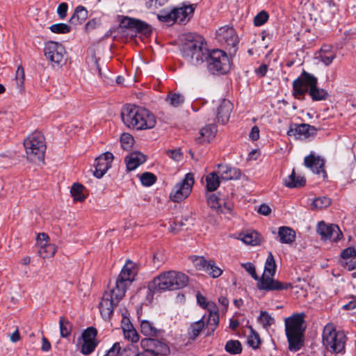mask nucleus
Segmentation results:
<instances>
[{"mask_svg": "<svg viewBox=\"0 0 356 356\" xmlns=\"http://www.w3.org/2000/svg\"><path fill=\"white\" fill-rule=\"evenodd\" d=\"M146 161L145 156L139 152H133L125 157L127 169L134 170Z\"/></svg>", "mask_w": 356, "mask_h": 356, "instance_id": "nucleus-24", "label": "nucleus"}, {"mask_svg": "<svg viewBox=\"0 0 356 356\" xmlns=\"http://www.w3.org/2000/svg\"><path fill=\"white\" fill-rule=\"evenodd\" d=\"M140 331L144 335L149 337V338L152 337H156L160 332V330L153 326L151 322L146 320L141 321Z\"/></svg>", "mask_w": 356, "mask_h": 356, "instance_id": "nucleus-35", "label": "nucleus"}, {"mask_svg": "<svg viewBox=\"0 0 356 356\" xmlns=\"http://www.w3.org/2000/svg\"><path fill=\"white\" fill-rule=\"evenodd\" d=\"M157 18L160 22L167 23L170 25L176 22V17H175L173 8L171 10L165 9L161 10L157 15Z\"/></svg>", "mask_w": 356, "mask_h": 356, "instance_id": "nucleus-39", "label": "nucleus"}, {"mask_svg": "<svg viewBox=\"0 0 356 356\" xmlns=\"http://www.w3.org/2000/svg\"><path fill=\"white\" fill-rule=\"evenodd\" d=\"M331 204V200L327 197H319L313 200L312 209H323L329 207Z\"/></svg>", "mask_w": 356, "mask_h": 356, "instance_id": "nucleus-45", "label": "nucleus"}, {"mask_svg": "<svg viewBox=\"0 0 356 356\" xmlns=\"http://www.w3.org/2000/svg\"><path fill=\"white\" fill-rule=\"evenodd\" d=\"M341 264L349 271L354 270L356 268V255L350 257L349 259L341 261Z\"/></svg>", "mask_w": 356, "mask_h": 356, "instance_id": "nucleus-57", "label": "nucleus"}, {"mask_svg": "<svg viewBox=\"0 0 356 356\" xmlns=\"http://www.w3.org/2000/svg\"><path fill=\"white\" fill-rule=\"evenodd\" d=\"M336 57V54L334 51H329L326 54H321V60L325 65H329L332 63L334 58Z\"/></svg>", "mask_w": 356, "mask_h": 356, "instance_id": "nucleus-56", "label": "nucleus"}, {"mask_svg": "<svg viewBox=\"0 0 356 356\" xmlns=\"http://www.w3.org/2000/svg\"><path fill=\"white\" fill-rule=\"evenodd\" d=\"M217 35L220 42L225 44L232 53H236L238 38L233 28L221 27L218 29Z\"/></svg>", "mask_w": 356, "mask_h": 356, "instance_id": "nucleus-12", "label": "nucleus"}, {"mask_svg": "<svg viewBox=\"0 0 356 356\" xmlns=\"http://www.w3.org/2000/svg\"><path fill=\"white\" fill-rule=\"evenodd\" d=\"M68 6L66 3H61L57 8V13L60 19H64L67 16Z\"/></svg>", "mask_w": 356, "mask_h": 356, "instance_id": "nucleus-63", "label": "nucleus"}, {"mask_svg": "<svg viewBox=\"0 0 356 356\" xmlns=\"http://www.w3.org/2000/svg\"><path fill=\"white\" fill-rule=\"evenodd\" d=\"M317 232L323 240H330L332 241H338L343 237V234L337 225H329L321 221L317 226Z\"/></svg>", "mask_w": 356, "mask_h": 356, "instance_id": "nucleus-11", "label": "nucleus"}, {"mask_svg": "<svg viewBox=\"0 0 356 356\" xmlns=\"http://www.w3.org/2000/svg\"><path fill=\"white\" fill-rule=\"evenodd\" d=\"M217 132V128L215 124H210L202 127L200 131V136L197 138L199 143H209L216 136Z\"/></svg>", "mask_w": 356, "mask_h": 356, "instance_id": "nucleus-28", "label": "nucleus"}, {"mask_svg": "<svg viewBox=\"0 0 356 356\" xmlns=\"http://www.w3.org/2000/svg\"><path fill=\"white\" fill-rule=\"evenodd\" d=\"M97 331L93 327H88L82 333L83 343L81 344V352L85 355H88L91 354L97 346V341L96 340Z\"/></svg>", "mask_w": 356, "mask_h": 356, "instance_id": "nucleus-15", "label": "nucleus"}, {"mask_svg": "<svg viewBox=\"0 0 356 356\" xmlns=\"http://www.w3.org/2000/svg\"><path fill=\"white\" fill-rule=\"evenodd\" d=\"M276 267L277 265L274 256L272 252H270L266 260L264 270L262 275H275Z\"/></svg>", "mask_w": 356, "mask_h": 356, "instance_id": "nucleus-37", "label": "nucleus"}, {"mask_svg": "<svg viewBox=\"0 0 356 356\" xmlns=\"http://www.w3.org/2000/svg\"><path fill=\"white\" fill-rule=\"evenodd\" d=\"M277 235L279 241L282 243L291 244L296 239V232L289 227L282 226L279 227Z\"/></svg>", "mask_w": 356, "mask_h": 356, "instance_id": "nucleus-27", "label": "nucleus"}, {"mask_svg": "<svg viewBox=\"0 0 356 356\" xmlns=\"http://www.w3.org/2000/svg\"><path fill=\"white\" fill-rule=\"evenodd\" d=\"M182 42L181 53L184 60L190 65L198 66L209 56V50L204 38L200 35L188 33L181 36Z\"/></svg>", "mask_w": 356, "mask_h": 356, "instance_id": "nucleus-1", "label": "nucleus"}, {"mask_svg": "<svg viewBox=\"0 0 356 356\" xmlns=\"http://www.w3.org/2000/svg\"><path fill=\"white\" fill-rule=\"evenodd\" d=\"M205 272L211 277L217 278L222 275V270L216 266L215 261L209 260V263L205 270Z\"/></svg>", "mask_w": 356, "mask_h": 356, "instance_id": "nucleus-46", "label": "nucleus"}, {"mask_svg": "<svg viewBox=\"0 0 356 356\" xmlns=\"http://www.w3.org/2000/svg\"><path fill=\"white\" fill-rule=\"evenodd\" d=\"M84 190L85 187L79 183H74L72 185L70 193L74 201L83 202L86 200V195L84 194Z\"/></svg>", "mask_w": 356, "mask_h": 356, "instance_id": "nucleus-36", "label": "nucleus"}, {"mask_svg": "<svg viewBox=\"0 0 356 356\" xmlns=\"http://www.w3.org/2000/svg\"><path fill=\"white\" fill-rule=\"evenodd\" d=\"M24 146L28 160L31 162L40 161L44 159L46 144L44 136L40 132L30 134L24 140Z\"/></svg>", "mask_w": 356, "mask_h": 356, "instance_id": "nucleus-5", "label": "nucleus"}, {"mask_svg": "<svg viewBox=\"0 0 356 356\" xmlns=\"http://www.w3.org/2000/svg\"><path fill=\"white\" fill-rule=\"evenodd\" d=\"M117 356H153L152 354L143 351L140 353L138 347L134 344H130L121 350L120 345L119 344V349L118 350Z\"/></svg>", "mask_w": 356, "mask_h": 356, "instance_id": "nucleus-30", "label": "nucleus"}, {"mask_svg": "<svg viewBox=\"0 0 356 356\" xmlns=\"http://www.w3.org/2000/svg\"><path fill=\"white\" fill-rule=\"evenodd\" d=\"M208 205L218 213H230L233 209L231 201L219 197L216 194L211 193L207 196Z\"/></svg>", "mask_w": 356, "mask_h": 356, "instance_id": "nucleus-13", "label": "nucleus"}, {"mask_svg": "<svg viewBox=\"0 0 356 356\" xmlns=\"http://www.w3.org/2000/svg\"><path fill=\"white\" fill-rule=\"evenodd\" d=\"M197 301L200 306L202 308L211 309H216V305L212 302H207V300L204 296H202L200 293H197L196 295Z\"/></svg>", "mask_w": 356, "mask_h": 356, "instance_id": "nucleus-54", "label": "nucleus"}, {"mask_svg": "<svg viewBox=\"0 0 356 356\" xmlns=\"http://www.w3.org/2000/svg\"><path fill=\"white\" fill-rule=\"evenodd\" d=\"M124 124L136 130L150 129L155 127L156 119L149 110L139 106L127 105L121 112Z\"/></svg>", "mask_w": 356, "mask_h": 356, "instance_id": "nucleus-2", "label": "nucleus"}, {"mask_svg": "<svg viewBox=\"0 0 356 356\" xmlns=\"http://www.w3.org/2000/svg\"><path fill=\"white\" fill-rule=\"evenodd\" d=\"M214 309V312L212 311V309H209L210 314H209V318L207 321V325L213 331L216 329V327L218 325V322H219L218 314H217L216 309Z\"/></svg>", "mask_w": 356, "mask_h": 356, "instance_id": "nucleus-51", "label": "nucleus"}, {"mask_svg": "<svg viewBox=\"0 0 356 356\" xmlns=\"http://www.w3.org/2000/svg\"><path fill=\"white\" fill-rule=\"evenodd\" d=\"M306 179L304 177L296 175L294 170L291 174L284 179V184L288 188H298L305 185Z\"/></svg>", "mask_w": 356, "mask_h": 356, "instance_id": "nucleus-32", "label": "nucleus"}, {"mask_svg": "<svg viewBox=\"0 0 356 356\" xmlns=\"http://www.w3.org/2000/svg\"><path fill=\"white\" fill-rule=\"evenodd\" d=\"M258 321L264 328L269 327L275 323L274 318L266 311L261 312Z\"/></svg>", "mask_w": 356, "mask_h": 356, "instance_id": "nucleus-48", "label": "nucleus"}, {"mask_svg": "<svg viewBox=\"0 0 356 356\" xmlns=\"http://www.w3.org/2000/svg\"><path fill=\"white\" fill-rule=\"evenodd\" d=\"M204 326V323L203 321L200 320L197 322L193 323L189 329L188 334L190 336V339L195 340L202 332Z\"/></svg>", "mask_w": 356, "mask_h": 356, "instance_id": "nucleus-43", "label": "nucleus"}, {"mask_svg": "<svg viewBox=\"0 0 356 356\" xmlns=\"http://www.w3.org/2000/svg\"><path fill=\"white\" fill-rule=\"evenodd\" d=\"M56 252V247L50 243L40 244L38 254L43 259L53 257Z\"/></svg>", "mask_w": 356, "mask_h": 356, "instance_id": "nucleus-38", "label": "nucleus"}, {"mask_svg": "<svg viewBox=\"0 0 356 356\" xmlns=\"http://www.w3.org/2000/svg\"><path fill=\"white\" fill-rule=\"evenodd\" d=\"M268 14L264 11V10H262L261 12H259L254 18V24L255 26H261L263 25L265 22H266V21L268 20Z\"/></svg>", "mask_w": 356, "mask_h": 356, "instance_id": "nucleus-55", "label": "nucleus"}, {"mask_svg": "<svg viewBox=\"0 0 356 356\" xmlns=\"http://www.w3.org/2000/svg\"><path fill=\"white\" fill-rule=\"evenodd\" d=\"M305 92H308L314 101L323 100L328 96L326 90H293V95L296 98H300Z\"/></svg>", "mask_w": 356, "mask_h": 356, "instance_id": "nucleus-31", "label": "nucleus"}, {"mask_svg": "<svg viewBox=\"0 0 356 356\" xmlns=\"http://www.w3.org/2000/svg\"><path fill=\"white\" fill-rule=\"evenodd\" d=\"M126 22V26L129 28L136 29L138 31L143 32L144 34H148L151 32L149 25L139 19L126 17L122 23Z\"/></svg>", "mask_w": 356, "mask_h": 356, "instance_id": "nucleus-29", "label": "nucleus"}, {"mask_svg": "<svg viewBox=\"0 0 356 356\" xmlns=\"http://www.w3.org/2000/svg\"><path fill=\"white\" fill-rule=\"evenodd\" d=\"M115 82L117 83V86L122 88H129L131 87V85L129 84V82H131V80H125V79L122 76H118L116 79Z\"/></svg>", "mask_w": 356, "mask_h": 356, "instance_id": "nucleus-64", "label": "nucleus"}, {"mask_svg": "<svg viewBox=\"0 0 356 356\" xmlns=\"http://www.w3.org/2000/svg\"><path fill=\"white\" fill-rule=\"evenodd\" d=\"M323 343L330 352L340 353L344 351L346 337L343 332H337L332 323H327L323 330Z\"/></svg>", "mask_w": 356, "mask_h": 356, "instance_id": "nucleus-6", "label": "nucleus"}, {"mask_svg": "<svg viewBox=\"0 0 356 356\" xmlns=\"http://www.w3.org/2000/svg\"><path fill=\"white\" fill-rule=\"evenodd\" d=\"M194 183V175L191 172L187 173L172 189L170 193V200L174 202H180L186 199L192 191Z\"/></svg>", "mask_w": 356, "mask_h": 356, "instance_id": "nucleus-8", "label": "nucleus"}, {"mask_svg": "<svg viewBox=\"0 0 356 356\" xmlns=\"http://www.w3.org/2000/svg\"><path fill=\"white\" fill-rule=\"evenodd\" d=\"M166 102L175 107L181 105L184 102V97L178 92H170L166 97Z\"/></svg>", "mask_w": 356, "mask_h": 356, "instance_id": "nucleus-42", "label": "nucleus"}, {"mask_svg": "<svg viewBox=\"0 0 356 356\" xmlns=\"http://www.w3.org/2000/svg\"><path fill=\"white\" fill-rule=\"evenodd\" d=\"M356 255V250L354 248H347L341 253V261L349 259L350 257Z\"/></svg>", "mask_w": 356, "mask_h": 356, "instance_id": "nucleus-61", "label": "nucleus"}, {"mask_svg": "<svg viewBox=\"0 0 356 356\" xmlns=\"http://www.w3.org/2000/svg\"><path fill=\"white\" fill-rule=\"evenodd\" d=\"M59 325L60 335L62 337H67L70 335L72 326L68 320L64 317H60L59 320Z\"/></svg>", "mask_w": 356, "mask_h": 356, "instance_id": "nucleus-44", "label": "nucleus"}, {"mask_svg": "<svg viewBox=\"0 0 356 356\" xmlns=\"http://www.w3.org/2000/svg\"><path fill=\"white\" fill-rule=\"evenodd\" d=\"M305 165L309 168L313 172L320 174L325 173L324 170L325 161L319 156H316L314 154L311 153L306 156L304 159Z\"/></svg>", "mask_w": 356, "mask_h": 356, "instance_id": "nucleus-23", "label": "nucleus"}, {"mask_svg": "<svg viewBox=\"0 0 356 356\" xmlns=\"http://www.w3.org/2000/svg\"><path fill=\"white\" fill-rule=\"evenodd\" d=\"M241 240L246 244L256 245L261 242V235L257 232H250L244 234Z\"/></svg>", "mask_w": 356, "mask_h": 356, "instance_id": "nucleus-41", "label": "nucleus"}, {"mask_svg": "<svg viewBox=\"0 0 356 356\" xmlns=\"http://www.w3.org/2000/svg\"><path fill=\"white\" fill-rule=\"evenodd\" d=\"M113 160L112 153L107 152L102 154L95 159L94 175L97 178H102L107 170L111 168Z\"/></svg>", "mask_w": 356, "mask_h": 356, "instance_id": "nucleus-17", "label": "nucleus"}, {"mask_svg": "<svg viewBox=\"0 0 356 356\" xmlns=\"http://www.w3.org/2000/svg\"><path fill=\"white\" fill-rule=\"evenodd\" d=\"M88 17V10L82 6L76 8L74 14L70 19V22L74 25L81 24Z\"/></svg>", "mask_w": 356, "mask_h": 356, "instance_id": "nucleus-33", "label": "nucleus"}, {"mask_svg": "<svg viewBox=\"0 0 356 356\" xmlns=\"http://www.w3.org/2000/svg\"><path fill=\"white\" fill-rule=\"evenodd\" d=\"M134 137L128 134L124 133L120 136V144L121 147L124 150H130L134 145Z\"/></svg>", "mask_w": 356, "mask_h": 356, "instance_id": "nucleus-47", "label": "nucleus"}, {"mask_svg": "<svg viewBox=\"0 0 356 356\" xmlns=\"http://www.w3.org/2000/svg\"><path fill=\"white\" fill-rule=\"evenodd\" d=\"M317 79L312 74L303 72L301 75L293 81V89H318L316 88Z\"/></svg>", "mask_w": 356, "mask_h": 356, "instance_id": "nucleus-20", "label": "nucleus"}, {"mask_svg": "<svg viewBox=\"0 0 356 356\" xmlns=\"http://www.w3.org/2000/svg\"><path fill=\"white\" fill-rule=\"evenodd\" d=\"M242 266L245 269L247 272L252 276V277L257 280H259V276L257 275L254 266L252 263L243 264Z\"/></svg>", "mask_w": 356, "mask_h": 356, "instance_id": "nucleus-60", "label": "nucleus"}, {"mask_svg": "<svg viewBox=\"0 0 356 356\" xmlns=\"http://www.w3.org/2000/svg\"><path fill=\"white\" fill-rule=\"evenodd\" d=\"M125 339L130 340L132 343H136L139 340V335L136 330L134 328L131 330H127L124 333Z\"/></svg>", "mask_w": 356, "mask_h": 356, "instance_id": "nucleus-62", "label": "nucleus"}, {"mask_svg": "<svg viewBox=\"0 0 356 356\" xmlns=\"http://www.w3.org/2000/svg\"><path fill=\"white\" fill-rule=\"evenodd\" d=\"M248 343L250 346L254 349L257 348L261 343L259 334L253 330L252 328L250 330V334L248 337Z\"/></svg>", "mask_w": 356, "mask_h": 356, "instance_id": "nucleus-50", "label": "nucleus"}, {"mask_svg": "<svg viewBox=\"0 0 356 356\" xmlns=\"http://www.w3.org/2000/svg\"><path fill=\"white\" fill-rule=\"evenodd\" d=\"M305 316L304 313H296L284 320L285 333L291 351H298L303 346Z\"/></svg>", "mask_w": 356, "mask_h": 356, "instance_id": "nucleus-4", "label": "nucleus"}, {"mask_svg": "<svg viewBox=\"0 0 356 356\" xmlns=\"http://www.w3.org/2000/svg\"><path fill=\"white\" fill-rule=\"evenodd\" d=\"M207 61L208 70L213 74L227 73L230 67L229 58L226 53L220 49L213 50L209 52V56L205 60Z\"/></svg>", "mask_w": 356, "mask_h": 356, "instance_id": "nucleus-7", "label": "nucleus"}, {"mask_svg": "<svg viewBox=\"0 0 356 356\" xmlns=\"http://www.w3.org/2000/svg\"><path fill=\"white\" fill-rule=\"evenodd\" d=\"M212 102L217 106L216 118L218 121L223 124L227 123L229 121L233 108L232 104L222 97H219L216 100L213 99Z\"/></svg>", "mask_w": 356, "mask_h": 356, "instance_id": "nucleus-16", "label": "nucleus"}, {"mask_svg": "<svg viewBox=\"0 0 356 356\" xmlns=\"http://www.w3.org/2000/svg\"><path fill=\"white\" fill-rule=\"evenodd\" d=\"M274 275H262L257 280V288L259 290L282 291L287 289L291 286V284L280 282L273 278Z\"/></svg>", "mask_w": 356, "mask_h": 356, "instance_id": "nucleus-14", "label": "nucleus"}, {"mask_svg": "<svg viewBox=\"0 0 356 356\" xmlns=\"http://www.w3.org/2000/svg\"><path fill=\"white\" fill-rule=\"evenodd\" d=\"M119 303L115 302L111 296L108 294H103L102 300L99 303V311L104 319H109L113 314L114 308Z\"/></svg>", "mask_w": 356, "mask_h": 356, "instance_id": "nucleus-22", "label": "nucleus"}, {"mask_svg": "<svg viewBox=\"0 0 356 356\" xmlns=\"http://www.w3.org/2000/svg\"><path fill=\"white\" fill-rule=\"evenodd\" d=\"M188 277L184 273L175 270L165 271L148 284V289L152 293H161L165 291L179 290L185 287L188 282Z\"/></svg>", "mask_w": 356, "mask_h": 356, "instance_id": "nucleus-3", "label": "nucleus"}, {"mask_svg": "<svg viewBox=\"0 0 356 356\" xmlns=\"http://www.w3.org/2000/svg\"><path fill=\"white\" fill-rule=\"evenodd\" d=\"M136 275L135 264L130 260H127L116 280L125 284L128 286L134 282Z\"/></svg>", "mask_w": 356, "mask_h": 356, "instance_id": "nucleus-19", "label": "nucleus"}, {"mask_svg": "<svg viewBox=\"0 0 356 356\" xmlns=\"http://www.w3.org/2000/svg\"><path fill=\"white\" fill-rule=\"evenodd\" d=\"M140 344L145 352H148L153 356L167 355L170 353V348L165 343L153 338L143 339Z\"/></svg>", "mask_w": 356, "mask_h": 356, "instance_id": "nucleus-10", "label": "nucleus"}, {"mask_svg": "<svg viewBox=\"0 0 356 356\" xmlns=\"http://www.w3.org/2000/svg\"><path fill=\"white\" fill-rule=\"evenodd\" d=\"M127 287L125 284L116 280L115 286L105 291L104 293L110 295L115 302L119 303L124 297Z\"/></svg>", "mask_w": 356, "mask_h": 356, "instance_id": "nucleus-26", "label": "nucleus"}, {"mask_svg": "<svg viewBox=\"0 0 356 356\" xmlns=\"http://www.w3.org/2000/svg\"><path fill=\"white\" fill-rule=\"evenodd\" d=\"M196 5L195 4H185L183 3L181 6L174 8L173 11L175 17H176V22L179 23H186L190 20L192 17Z\"/></svg>", "mask_w": 356, "mask_h": 356, "instance_id": "nucleus-21", "label": "nucleus"}, {"mask_svg": "<svg viewBox=\"0 0 356 356\" xmlns=\"http://www.w3.org/2000/svg\"><path fill=\"white\" fill-rule=\"evenodd\" d=\"M24 70L22 66H19L16 71L15 82L16 83L15 87L22 88L24 86Z\"/></svg>", "mask_w": 356, "mask_h": 356, "instance_id": "nucleus-52", "label": "nucleus"}, {"mask_svg": "<svg viewBox=\"0 0 356 356\" xmlns=\"http://www.w3.org/2000/svg\"><path fill=\"white\" fill-rule=\"evenodd\" d=\"M50 30L55 33H67L70 31V27L64 23L55 24L50 26Z\"/></svg>", "mask_w": 356, "mask_h": 356, "instance_id": "nucleus-53", "label": "nucleus"}, {"mask_svg": "<svg viewBox=\"0 0 356 356\" xmlns=\"http://www.w3.org/2000/svg\"><path fill=\"white\" fill-rule=\"evenodd\" d=\"M218 169V173L222 180L237 179L241 176L240 170L232 168L227 165L219 164Z\"/></svg>", "mask_w": 356, "mask_h": 356, "instance_id": "nucleus-25", "label": "nucleus"}, {"mask_svg": "<svg viewBox=\"0 0 356 356\" xmlns=\"http://www.w3.org/2000/svg\"><path fill=\"white\" fill-rule=\"evenodd\" d=\"M44 56L47 60L57 65L64 62L65 49L64 47L56 42L49 41L45 44Z\"/></svg>", "mask_w": 356, "mask_h": 356, "instance_id": "nucleus-9", "label": "nucleus"}, {"mask_svg": "<svg viewBox=\"0 0 356 356\" xmlns=\"http://www.w3.org/2000/svg\"><path fill=\"white\" fill-rule=\"evenodd\" d=\"M218 172H211L206 177V187L208 191H216L220 185V176Z\"/></svg>", "mask_w": 356, "mask_h": 356, "instance_id": "nucleus-34", "label": "nucleus"}, {"mask_svg": "<svg viewBox=\"0 0 356 356\" xmlns=\"http://www.w3.org/2000/svg\"><path fill=\"white\" fill-rule=\"evenodd\" d=\"M225 350L232 355H238L242 352V345L238 340H229L225 346Z\"/></svg>", "mask_w": 356, "mask_h": 356, "instance_id": "nucleus-40", "label": "nucleus"}, {"mask_svg": "<svg viewBox=\"0 0 356 356\" xmlns=\"http://www.w3.org/2000/svg\"><path fill=\"white\" fill-rule=\"evenodd\" d=\"M317 129L308 124H291L287 131V135L289 136L309 138L316 135Z\"/></svg>", "mask_w": 356, "mask_h": 356, "instance_id": "nucleus-18", "label": "nucleus"}, {"mask_svg": "<svg viewBox=\"0 0 356 356\" xmlns=\"http://www.w3.org/2000/svg\"><path fill=\"white\" fill-rule=\"evenodd\" d=\"M87 62L92 70L97 71L99 74H101V69L98 63V59L94 54L87 59Z\"/></svg>", "mask_w": 356, "mask_h": 356, "instance_id": "nucleus-58", "label": "nucleus"}, {"mask_svg": "<svg viewBox=\"0 0 356 356\" xmlns=\"http://www.w3.org/2000/svg\"><path fill=\"white\" fill-rule=\"evenodd\" d=\"M209 263V261L206 260L204 257H197L194 260V265L198 270H206L208 264Z\"/></svg>", "mask_w": 356, "mask_h": 356, "instance_id": "nucleus-59", "label": "nucleus"}, {"mask_svg": "<svg viewBox=\"0 0 356 356\" xmlns=\"http://www.w3.org/2000/svg\"><path fill=\"white\" fill-rule=\"evenodd\" d=\"M140 179L143 186H150L156 181V177L152 172H146L140 175Z\"/></svg>", "mask_w": 356, "mask_h": 356, "instance_id": "nucleus-49", "label": "nucleus"}]
</instances>
